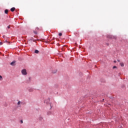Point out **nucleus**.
<instances>
[{
  "mask_svg": "<svg viewBox=\"0 0 128 128\" xmlns=\"http://www.w3.org/2000/svg\"><path fill=\"white\" fill-rule=\"evenodd\" d=\"M50 108H52V106L50 104Z\"/></svg>",
  "mask_w": 128,
  "mask_h": 128,
  "instance_id": "4468645a",
  "label": "nucleus"
},
{
  "mask_svg": "<svg viewBox=\"0 0 128 128\" xmlns=\"http://www.w3.org/2000/svg\"><path fill=\"white\" fill-rule=\"evenodd\" d=\"M34 34H36V32L34 31Z\"/></svg>",
  "mask_w": 128,
  "mask_h": 128,
  "instance_id": "ddd939ff",
  "label": "nucleus"
},
{
  "mask_svg": "<svg viewBox=\"0 0 128 128\" xmlns=\"http://www.w3.org/2000/svg\"><path fill=\"white\" fill-rule=\"evenodd\" d=\"M4 36H3V38H4Z\"/></svg>",
  "mask_w": 128,
  "mask_h": 128,
  "instance_id": "4be33fe9",
  "label": "nucleus"
},
{
  "mask_svg": "<svg viewBox=\"0 0 128 128\" xmlns=\"http://www.w3.org/2000/svg\"><path fill=\"white\" fill-rule=\"evenodd\" d=\"M34 52L35 54H38V52H40V51H38V50H35Z\"/></svg>",
  "mask_w": 128,
  "mask_h": 128,
  "instance_id": "423d86ee",
  "label": "nucleus"
},
{
  "mask_svg": "<svg viewBox=\"0 0 128 128\" xmlns=\"http://www.w3.org/2000/svg\"><path fill=\"white\" fill-rule=\"evenodd\" d=\"M58 36H62V34L60 32V33H59Z\"/></svg>",
  "mask_w": 128,
  "mask_h": 128,
  "instance_id": "0eeeda50",
  "label": "nucleus"
},
{
  "mask_svg": "<svg viewBox=\"0 0 128 128\" xmlns=\"http://www.w3.org/2000/svg\"><path fill=\"white\" fill-rule=\"evenodd\" d=\"M18 106H20V101L18 102Z\"/></svg>",
  "mask_w": 128,
  "mask_h": 128,
  "instance_id": "1a4fd4ad",
  "label": "nucleus"
},
{
  "mask_svg": "<svg viewBox=\"0 0 128 128\" xmlns=\"http://www.w3.org/2000/svg\"><path fill=\"white\" fill-rule=\"evenodd\" d=\"M106 45H107V46H108V43H107V44H106Z\"/></svg>",
  "mask_w": 128,
  "mask_h": 128,
  "instance_id": "aec40b11",
  "label": "nucleus"
},
{
  "mask_svg": "<svg viewBox=\"0 0 128 128\" xmlns=\"http://www.w3.org/2000/svg\"><path fill=\"white\" fill-rule=\"evenodd\" d=\"M118 62H120V60H118Z\"/></svg>",
  "mask_w": 128,
  "mask_h": 128,
  "instance_id": "412c9836",
  "label": "nucleus"
},
{
  "mask_svg": "<svg viewBox=\"0 0 128 128\" xmlns=\"http://www.w3.org/2000/svg\"><path fill=\"white\" fill-rule=\"evenodd\" d=\"M56 70L55 72H53V74H56Z\"/></svg>",
  "mask_w": 128,
  "mask_h": 128,
  "instance_id": "2eb2a0df",
  "label": "nucleus"
},
{
  "mask_svg": "<svg viewBox=\"0 0 128 128\" xmlns=\"http://www.w3.org/2000/svg\"><path fill=\"white\" fill-rule=\"evenodd\" d=\"M4 42H8V41H7V40H6V41Z\"/></svg>",
  "mask_w": 128,
  "mask_h": 128,
  "instance_id": "dca6fc26",
  "label": "nucleus"
},
{
  "mask_svg": "<svg viewBox=\"0 0 128 128\" xmlns=\"http://www.w3.org/2000/svg\"><path fill=\"white\" fill-rule=\"evenodd\" d=\"M14 64H16V62L14 61L10 63L12 66H14Z\"/></svg>",
  "mask_w": 128,
  "mask_h": 128,
  "instance_id": "f03ea898",
  "label": "nucleus"
},
{
  "mask_svg": "<svg viewBox=\"0 0 128 128\" xmlns=\"http://www.w3.org/2000/svg\"><path fill=\"white\" fill-rule=\"evenodd\" d=\"M0 80H2V76H0Z\"/></svg>",
  "mask_w": 128,
  "mask_h": 128,
  "instance_id": "6e6552de",
  "label": "nucleus"
},
{
  "mask_svg": "<svg viewBox=\"0 0 128 128\" xmlns=\"http://www.w3.org/2000/svg\"><path fill=\"white\" fill-rule=\"evenodd\" d=\"M36 30H38V28H36Z\"/></svg>",
  "mask_w": 128,
  "mask_h": 128,
  "instance_id": "6ab92c4d",
  "label": "nucleus"
},
{
  "mask_svg": "<svg viewBox=\"0 0 128 128\" xmlns=\"http://www.w3.org/2000/svg\"><path fill=\"white\" fill-rule=\"evenodd\" d=\"M8 28H10V25L8 26Z\"/></svg>",
  "mask_w": 128,
  "mask_h": 128,
  "instance_id": "9d476101",
  "label": "nucleus"
},
{
  "mask_svg": "<svg viewBox=\"0 0 128 128\" xmlns=\"http://www.w3.org/2000/svg\"><path fill=\"white\" fill-rule=\"evenodd\" d=\"M22 74H24V76H26L27 72H26V69H24L22 70Z\"/></svg>",
  "mask_w": 128,
  "mask_h": 128,
  "instance_id": "f257e3e1",
  "label": "nucleus"
},
{
  "mask_svg": "<svg viewBox=\"0 0 128 128\" xmlns=\"http://www.w3.org/2000/svg\"><path fill=\"white\" fill-rule=\"evenodd\" d=\"M113 68H116V66H113Z\"/></svg>",
  "mask_w": 128,
  "mask_h": 128,
  "instance_id": "9b49d317",
  "label": "nucleus"
},
{
  "mask_svg": "<svg viewBox=\"0 0 128 128\" xmlns=\"http://www.w3.org/2000/svg\"><path fill=\"white\" fill-rule=\"evenodd\" d=\"M4 12H5V14H7L8 12V10H4Z\"/></svg>",
  "mask_w": 128,
  "mask_h": 128,
  "instance_id": "39448f33",
  "label": "nucleus"
},
{
  "mask_svg": "<svg viewBox=\"0 0 128 128\" xmlns=\"http://www.w3.org/2000/svg\"><path fill=\"white\" fill-rule=\"evenodd\" d=\"M16 10V8H12L11 9H10V10L11 12H14V10Z\"/></svg>",
  "mask_w": 128,
  "mask_h": 128,
  "instance_id": "7ed1b4c3",
  "label": "nucleus"
},
{
  "mask_svg": "<svg viewBox=\"0 0 128 128\" xmlns=\"http://www.w3.org/2000/svg\"><path fill=\"white\" fill-rule=\"evenodd\" d=\"M120 66H124V62H120Z\"/></svg>",
  "mask_w": 128,
  "mask_h": 128,
  "instance_id": "20e7f679",
  "label": "nucleus"
},
{
  "mask_svg": "<svg viewBox=\"0 0 128 128\" xmlns=\"http://www.w3.org/2000/svg\"><path fill=\"white\" fill-rule=\"evenodd\" d=\"M23 122L22 120H21V124H22Z\"/></svg>",
  "mask_w": 128,
  "mask_h": 128,
  "instance_id": "a211bd4d",
  "label": "nucleus"
},
{
  "mask_svg": "<svg viewBox=\"0 0 128 128\" xmlns=\"http://www.w3.org/2000/svg\"><path fill=\"white\" fill-rule=\"evenodd\" d=\"M114 62H116V60H114Z\"/></svg>",
  "mask_w": 128,
  "mask_h": 128,
  "instance_id": "f3484780",
  "label": "nucleus"
},
{
  "mask_svg": "<svg viewBox=\"0 0 128 128\" xmlns=\"http://www.w3.org/2000/svg\"><path fill=\"white\" fill-rule=\"evenodd\" d=\"M2 42H0V46H2Z\"/></svg>",
  "mask_w": 128,
  "mask_h": 128,
  "instance_id": "f8f14e48",
  "label": "nucleus"
}]
</instances>
